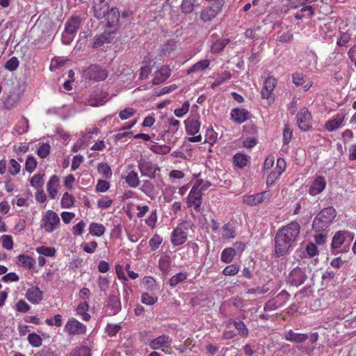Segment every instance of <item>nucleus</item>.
I'll list each match as a JSON object with an SVG mask.
<instances>
[{
  "label": "nucleus",
  "instance_id": "nucleus-1",
  "mask_svg": "<svg viewBox=\"0 0 356 356\" xmlns=\"http://www.w3.org/2000/svg\"><path fill=\"white\" fill-rule=\"evenodd\" d=\"M300 225L296 221H292L277 230L275 237V253L279 257L287 254L297 242Z\"/></svg>",
  "mask_w": 356,
  "mask_h": 356
},
{
  "label": "nucleus",
  "instance_id": "nucleus-2",
  "mask_svg": "<svg viewBox=\"0 0 356 356\" xmlns=\"http://www.w3.org/2000/svg\"><path fill=\"white\" fill-rule=\"evenodd\" d=\"M336 216V210L332 207L323 209L313 220V229L316 232L326 230L332 224Z\"/></svg>",
  "mask_w": 356,
  "mask_h": 356
},
{
  "label": "nucleus",
  "instance_id": "nucleus-3",
  "mask_svg": "<svg viewBox=\"0 0 356 356\" xmlns=\"http://www.w3.org/2000/svg\"><path fill=\"white\" fill-rule=\"evenodd\" d=\"M202 184V179H197L192 188L186 199V205L188 208H193L196 212H200L201 205L202 204V193L200 185Z\"/></svg>",
  "mask_w": 356,
  "mask_h": 356
},
{
  "label": "nucleus",
  "instance_id": "nucleus-4",
  "mask_svg": "<svg viewBox=\"0 0 356 356\" xmlns=\"http://www.w3.org/2000/svg\"><path fill=\"white\" fill-rule=\"evenodd\" d=\"M60 220L58 215L53 210H47L42 216L40 228L46 233H52L59 228Z\"/></svg>",
  "mask_w": 356,
  "mask_h": 356
},
{
  "label": "nucleus",
  "instance_id": "nucleus-5",
  "mask_svg": "<svg viewBox=\"0 0 356 356\" xmlns=\"http://www.w3.org/2000/svg\"><path fill=\"white\" fill-rule=\"evenodd\" d=\"M138 167L142 176L154 179L159 176L161 168L151 161L141 159L138 161Z\"/></svg>",
  "mask_w": 356,
  "mask_h": 356
},
{
  "label": "nucleus",
  "instance_id": "nucleus-6",
  "mask_svg": "<svg viewBox=\"0 0 356 356\" xmlns=\"http://www.w3.org/2000/svg\"><path fill=\"white\" fill-rule=\"evenodd\" d=\"M272 193L270 191H266L254 195H245L243 197V202L248 206L253 207L261 203L268 202Z\"/></svg>",
  "mask_w": 356,
  "mask_h": 356
},
{
  "label": "nucleus",
  "instance_id": "nucleus-7",
  "mask_svg": "<svg viewBox=\"0 0 356 356\" xmlns=\"http://www.w3.org/2000/svg\"><path fill=\"white\" fill-rule=\"evenodd\" d=\"M84 73L87 79L95 81H104L108 76L107 70L97 65H90Z\"/></svg>",
  "mask_w": 356,
  "mask_h": 356
},
{
  "label": "nucleus",
  "instance_id": "nucleus-8",
  "mask_svg": "<svg viewBox=\"0 0 356 356\" xmlns=\"http://www.w3.org/2000/svg\"><path fill=\"white\" fill-rule=\"evenodd\" d=\"M81 23V18L79 16L72 17L66 23L65 31L63 34V42L69 44L71 38L69 40L65 39V35H74L76 33Z\"/></svg>",
  "mask_w": 356,
  "mask_h": 356
},
{
  "label": "nucleus",
  "instance_id": "nucleus-9",
  "mask_svg": "<svg viewBox=\"0 0 356 356\" xmlns=\"http://www.w3.org/2000/svg\"><path fill=\"white\" fill-rule=\"evenodd\" d=\"M65 331L70 335H81L86 332V326L74 318L68 320L65 325Z\"/></svg>",
  "mask_w": 356,
  "mask_h": 356
},
{
  "label": "nucleus",
  "instance_id": "nucleus-10",
  "mask_svg": "<svg viewBox=\"0 0 356 356\" xmlns=\"http://www.w3.org/2000/svg\"><path fill=\"white\" fill-rule=\"evenodd\" d=\"M172 339L168 334H162L155 339L151 340L149 343V347L152 350L161 349L163 352L166 353L165 348H169L172 343Z\"/></svg>",
  "mask_w": 356,
  "mask_h": 356
},
{
  "label": "nucleus",
  "instance_id": "nucleus-11",
  "mask_svg": "<svg viewBox=\"0 0 356 356\" xmlns=\"http://www.w3.org/2000/svg\"><path fill=\"white\" fill-rule=\"evenodd\" d=\"M296 118L297 124L302 131H306L312 127L311 121L312 117L307 108H301L298 113Z\"/></svg>",
  "mask_w": 356,
  "mask_h": 356
},
{
  "label": "nucleus",
  "instance_id": "nucleus-12",
  "mask_svg": "<svg viewBox=\"0 0 356 356\" xmlns=\"http://www.w3.org/2000/svg\"><path fill=\"white\" fill-rule=\"evenodd\" d=\"M276 84L277 79L271 76L267 77L264 81V86L261 92V97L268 99L269 102H273L274 98L272 97V94Z\"/></svg>",
  "mask_w": 356,
  "mask_h": 356
},
{
  "label": "nucleus",
  "instance_id": "nucleus-13",
  "mask_svg": "<svg viewBox=\"0 0 356 356\" xmlns=\"http://www.w3.org/2000/svg\"><path fill=\"white\" fill-rule=\"evenodd\" d=\"M108 316L118 314L122 309L120 298L116 295H110L106 305Z\"/></svg>",
  "mask_w": 356,
  "mask_h": 356
},
{
  "label": "nucleus",
  "instance_id": "nucleus-14",
  "mask_svg": "<svg viewBox=\"0 0 356 356\" xmlns=\"http://www.w3.org/2000/svg\"><path fill=\"white\" fill-rule=\"evenodd\" d=\"M306 277L305 270L300 268H296L289 273L287 282L292 286H298L304 283Z\"/></svg>",
  "mask_w": 356,
  "mask_h": 356
},
{
  "label": "nucleus",
  "instance_id": "nucleus-15",
  "mask_svg": "<svg viewBox=\"0 0 356 356\" xmlns=\"http://www.w3.org/2000/svg\"><path fill=\"white\" fill-rule=\"evenodd\" d=\"M326 180L323 176H316L309 188V194L316 196L322 193L326 187Z\"/></svg>",
  "mask_w": 356,
  "mask_h": 356
},
{
  "label": "nucleus",
  "instance_id": "nucleus-16",
  "mask_svg": "<svg viewBox=\"0 0 356 356\" xmlns=\"http://www.w3.org/2000/svg\"><path fill=\"white\" fill-rule=\"evenodd\" d=\"M108 9L109 5L106 0H93V13L97 19L104 18Z\"/></svg>",
  "mask_w": 356,
  "mask_h": 356
},
{
  "label": "nucleus",
  "instance_id": "nucleus-17",
  "mask_svg": "<svg viewBox=\"0 0 356 356\" xmlns=\"http://www.w3.org/2000/svg\"><path fill=\"white\" fill-rule=\"evenodd\" d=\"M222 8L219 6H208L204 8L200 13V19L204 22H211L222 11Z\"/></svg>",
  "mask_w": 356,
  "mask_h": 356
},
{
  "label": "nucleus",
  "instance_id": "nucleus-18",
  "mask_svg": "<svg viewBox=\"0 0 356 356\" xmlns=\"http://www.w3.org/2000/svg\"><path fill=\"white\" fill-rule=\"evenodd\" d=\"M186 232L181 227H175L171 233L170 241L175 246L184 244L187 240Z\"/></svg>",
  "mask_w": 356,
  "mask_h": 356
},
{
  "label": "nucleus",
  "instance_id": "nucleus-19",
  "mask_svg": "<svg viewBox=\"0 0 356 356\" xmlns=\"http://www.w3.org/2000/svg\"><path fill=\"white\" fill-rule=\"evenodd\" d=\"M250 113L248 110L241 108H235L231 111L230 119L237 124H242L249 118Z\"/></svg>",
  "mask_w": 356,
  "mask_h": 356
},
{
  "label": "nucleus",
  "instance_id": "nucleus-20",
  "mask_svg": "<svg viewBox=\"0 0 356 356\" xmlns=\"http://www.w3.org/2000/svg\"><path fill=\"white\" fill-rule=\"evenodd\" d=\"M346 118L344 113H337L332 119L327 121L324 125L325 129L328 131H333L340 127Z\"/></svg>",
  "mask_w": 356,
  "mask_h": 356
},
{
  "label": "nucleus",
  "instance_id": "nucleus-21",
  "mask_svg": "<svg viewBox=\"0 0 356 356\" xmlns=\"http://www.w3.org/2000/svg\"><path fill=\"white\" fill-rule=\"evenodd\" d=\"M290 295L285 291L280 292L275 298L268 301L264 306V310L266 312H271L277 309L283 305L284 303H280L279 300L281 298L288 299Z\"/></svg>",
  "mask_w": 356,
  "mask_h": 356
},
{
  "label": "nucleus",
  "instance_id": "nucleus-22",
  "mask_svg": "<svg viewBox=\"0 0 356 356\" xmlns=\"http://www.w3.org/2000/svg\"><path fill=\"white\" fill-rule=\"evenodd\" d=\"M171 74L170 69L165 65L161 66L154 74L153 85H159L166 81Z\"/></svg>",
  "mask_w": 356,
  "mask_h": 356
},
{
  "label": "nucleus",
  "instance_id": "nucleus-23",
  "mask_svg": "<svg viewBox=\"0 0 356 356\" xmlns=\"http://www.w3.org/2000/svg\"><path fill=\"white\" fill-rule=\"evenodd\" d=\"M26 298L32 304H38L42 300L43 294L39 287L35 286L28 289Z\"/></svg>",
  "mask_w": 356,
  "mask_h": 356
},
{
  "label": "nucleus",
  "instance_id": "nucleus-24",
  "mask_svg": "<svg viewBox=\"0 0 356 356\" xmlns=\"http://www.w3.org/2000/svg\"><path fill=\"white\" fill-rule=\"evenodd\" d=\"M60 186V179L58 176L54 175L51 177L47 185V190L49 197L51 199H55Z\"/></svg>",
  "mask_w": 356,
  "mask_h": 356
},
{
  "label": "nucleus",
  "instance_id": "nucleus-25",
  "mask_svg": "<svg viewBox=\"0 0 356 356\" xmlns=\"http://www.w3.org/2000/svg\"><path fill=\"white\" fill-rule=\"evenodd\" d=\"M231 325H234L235 328L238 331V334L243 338L248 337L249 334L248 330L245 324L241 320L236 318H229L227 322V326Z\"/></svg>",
  "mask_w": 356,
  "mask_h": 356
},
{
  "label": "nucleus",
  "instance_id": "nucleus-26",
  "mask_svg": "<svg viewBox=\"0 0 356 356\" xmlns=\"http://www.w3.org/2000/svg\"><path fill=\"white\" fill-rule=\"evenodd\" d=\"M292 82L297 86H302L305 91H307L313 85L311 81L306 83L305 74L298 72L292 74Z\"/></svg>",
  "mask_w": 356,
  "mask_h": 356
},
{
  "label": "nucleus",
  "instance_id": "nucleus-27",
  "mask_svg": "<svg viewBox=\"0 0 356 356\" xmlns=\"http://www.w3.org/2000/svg\"><path fill=\"white\" fill-rule=\"evenodd\" d=\"M349 234L347 231H338L335 233L332 238L331 248L333 250V253H338V251L334 252V250L339 249L346 241V234Z\"/></svg>",
  "mask_w": 356,
  "mask_h": 356
},
{
  "label": "nucleus",
  "instance_id": "nucleus-28",
  "mask_svg": "<svg viewBox=\"0 0 356 356\" xmlns=\"http://www.w3.org/2000/svg\"><path fill=\"white\" fill-rule=\"evenodd\" d=\"M184 123L188 135L193 136L199 132L201 124L198 120L189 118L185 120Z\"/></svg>",
  "mask_w": 356,
  "mask_h": 356
},
{
  "label": "nucleus",
  "instance_id": "nucleus-29",
  "mask_svg": "<svg viewBox=\"0 0 356 356\" xmlns=\"http://www.w3.org/2000/svg\"><path fill=\"white\" fill-rule=\"evenodd\" d=\"M309 338L308 335L305 333H296L292 330L286 332L284 339L286 341L300 343L305 341Z\"/></svg>",
  "mask_w": 356,
  "mask_h": 356
},
{
  "label": "nucleus",
  "instance_id": "nucleus-30",
  "mask_svg": "<svg viewBox=\"0 0 356 356\" xmlns=\"http://www.w3.org/2000/svg\"><path fill=\"white\" fill-rule=\"evenodd\" d=\"M17 264L20 267H23L26 269L31 270L35 266V261L31 256L22 254L17 257Z\"/></svg>",
  "mask_w": 356,
  "mask_h": 356
},
{
  "label": "nucleus",
  "instance_id": "nucleus-31",
  "mask_svg": "<svg viewBox=\"0 0 356 356\" xmlns=\"http://www.w3.org/2000/svg\"><path fill=\"white\" fill-rule=\"evenodd\" d=\"M230 42L229 38H220L213 42L211 45L210 51L213 54H217L223 51L225 47Z\"/></svg>",
  "mask_w": 356,
  "mask_h": 356
},
{
  "label": "nucleus",
  "instance_id": "nucleus-32",
  "mask_svg": "<svg viewBox=\"0 0 356 356\" xmlns=\"http://www.w3.org/2000/svg\"><path fill=\"white\" fill-rule=\"evenodd\" d=\"M171 257L167 254L164 253L159 259V268L163 275H168L171 267Z\"/></svg>",
  "mask_w": 356,
  "mask_h": 356
},
{
  "label": "nucleus",
  "instance_id": "nucleus-33",
  "mask_svg": "<svg viewBox=\"0 0 356 356\" xmlns=\"http://www.w3.org/2000/svg\"><path fill=\"white\" fill-rule=\"evenodd\" d=\"M120 13L117 8H112L108 9L106 15L104 17L107 21V26L113 27L119 22Z\"/></svg>",
  "mask_w": 356,
  "mask_h": 356
},
{
  "label": "nucleus",
  "instance_id": "nucleus-34",
  "mask_svg": "<svg viewBox=\"0 0 356 356\" xmlns=\"http://www.w3.org/2000/svg\"><path fill=\"white\" fill-rule=\"evenodd\" d=\"M89 309V304L87 301L80 302L76 307V313L81 316L82 320L85 321H89L91 318V316L88 313Z\"/></svg>",
  "mask_w": 356,
  "mask_h": 356
},
{
  "label": "nucleus",
  "instance_id": "nucleus-35",
  "mask_svg": "<svg viewBox=\"0 0 356 356\" xmlns=\"http://www.w3.org/2000/svg\"><path fill=\"white\" fill-rule=\"evenodd\" d=\"M125 182L130 188H136L140 183L138 172L135 170H131L124 177Z\"/></svg>",
  "mask_w": 356,
  "mask_h": 356
},
{
  "label": "nucleus",
  "instance_id": "nucleus-36",
  "mask_svg": "<svg viewBox=\"0 0 356 356\" xmlns=\"http://www.w3.org/2000/svg\"><path fill=\"white\" fill-rule=\"evenodd\" d=\"M140 190L150 198H152L154 196V185L148 179L143 180Z\"/></svg>",
  "mask_w": 356,
  "mask_h": 356
},
{
  "label": "nucleus",
  "instance_id": "nucleus-37",
  "mask_svg": "<svg viewBox=\"0 0 356 356\" xmlns=\"http://www.w3.org/2000/svg\"><path fill=\"white\" fill-rule=\"evenodd\" d=\"M211 64V61L209 59L201 60L193 66H191L188 70L187 74H190L198 71H203L208 68Z\"/></svg>",
  "mask_w": 356,
  "mask_h": 356
},
{
  "label": "nucleus",
  "instance_id": "nucleus-38",
  "mask_svg": "<svg viewBox=\"0 0 356 356\" xmlns=\"http://www.w3.org/2000/svg\"><path fill=\"white\" fill-rule=\"evenodd\" d=\"M89 233L93 236L100 237L106 232V227L104 225L98 222H92L89 226Z\"/></svg>",
  "mask_w": 356,
  "mask_h": 356
},
{
  "label": "nucleus",
  "instance_id": "nucleus-39",
  "mask_svg": "<svg viewBox=\"0 0 356 356\" xmlns=\"http://www.w3.org/2000/svg\"><path fill=\"white\" fill-rule=\"evenodd\" d=\"M198 5L197 0H182L181 3V12L184 14H190Z\"/></svg>",
  "mask_w": 356,
  "mask_h": 356
},
{
  "label": "nucleus",
  "instance_id": "nucleus-40",
  "mask_svg": "<svg viewBox=\"0 0 356 356\" xmlns=\"http://www.w3.org/2000/svg\"><path fill=\"white\" fill-rule=\"evenodd\" d=\"M236 236V229L234 225L228 222L222 227V237L225 240L234 238Z\"/></svg>",
  "mask_w": 356,
  "mask_h": 356
},
{
  "label": "nucleus",
  "instance_id": "nucleus-41",
  "mask_svg": "<svg viewBox=\"0 0 356 356\" xmlns=\"http://www.w3.org/2000/svg\"><path fill=\"white\" fill-rule=\"evenodd\" d=\"M235 256L236 254L233 248H226L221 252L220 260L223 263L229 264L232 261Z\"/></svg>",
  "mask_w": 356,
  "mask_h": 356
},
{
  "label": "nucleus",
  "instance_id": "nucleus-42",
  "mask_svg": "<svg viewBox=\"0 0 356 356\" xmlns=\"http://www.w3.org/2000/svg\"><path fill=\"white\" fill-rule=\"evenodd\" d=\"M75 202V197L73 195L70 194L68 192L64 193L63 195L60 206L64 209H70L72 207Z\"/></svg>",
  "mask_w": 356,
  "mask_h": 356
},
{
  "label": "nucleus",
  "instance_id": "nucleus-43",
  "mask_svg": "<svg viewBox=\"0 0 356 356\" xmlns=\"http://www.w3.org/2000/svg\"><path fill=\"white\" fill-rule=\"evenodd\" d=\"M70 356H92L91 350L87 346H81L72 349Z\"/></svg>",
  "mask_w": 356,
  "mask_h": 356
},
{
  "label": "nucleus",
  "instance_id": "nucleus-44",
  "mask_svg": "<svg viewBox=\"0 0 356 356\" xmlns=\"http://www.w3.org/2000/svg\"><path fill=\"white\" fill-rule=\"evenodd\" d=\"M232 78V74L228 71H224L218 76L216 79L213 83H212L211 88L212 89L216 88L218 86H220L226 81L229 80Z\"/></svg>",
  "mask_w": 356,
  "mask_h": 356
},
{
  "label": "nucleus",
  "instance_id": "nucleus-45",
  "mask_svg": "<svg viewBox=\"0 0 356 356\" xmlns=\"http://www.w3.org/2000/svg\"><path fill=\"white\" fill-rule=\"evenodd\" d=\"M44 173H38L32 177L30 180V184L32 187L41 189L44 185Z\"/></svg>",
  "mask_w": 356,
  "mask_h": 356
},
{
  "label": "nucleus",
  "instance_id": "nucleus-46",
  "mask_svg": "<svg viewBox=\"0 0 356 356\" xmlns=\"http://www.w3.org/2000/svg\"><path fill=\"white\" fill-rule=\"evenodd\" d=\"M150 150L157 154H167L170 150L171 147L167 145H159V143H154L149 147Z\"/></svg>",
  "mask_w": 356,
  "mask_h": 356
},
{
  "label": "nucleus",
  "instance_id": "nucleus-47",
  "mask_svg": "<svg viewBox=\"0 0 356 356\" xmlns=\"http://www.w3.org/2000/svg\"><path fill=\"white\" fill-rule=\"evenodd\" d=\"M177 48V43L172 40H168L161 49V55L168 56Z\"/></svg>",
  "mask_w": 356,
  "mask_h": 356
},
{
  "label": "nucleus",
  "instance_id": "nucleus-48",
  "mask_svg": "<svg viewBox=\"0 0 356 356\" xmlns=\"http://www.w3.org/2000/svg\"><path fill=\"white\" fill-rule=\"evenodd\" d=\"M15 130L20 135L26 133L29 130L28 120L24 118H22L15 125Z\"/></svg>",
  "mask_w": 356,
  "mask_h": 356
},
{
  "label": "nucleus",
  "instance_id": "nucleus-49",
  "mask_svg": "<svg viewBox=\"0 0 356 356\" xmlns=\"http://www.w3.org/2000/svg\"><path fill=\"white\" fill-rule=\"evenodd\" d=\"M234 163L238 168H243L247 165L248 156L242 153H236L233 158Z\"/></svg>",
  "mask_w": 356,
  "mask_h": 356
},
{
  "label": "nucleus",
  "instance_id": "nucleus-50",
  "mask_svg": "<svg viewBox=\"0 0 356 356\" xmlns=\"http://www.w3.org/2000/svg\"><path fill=\"white\" fill-rule=\"evenodd\" d=\"M188 277V274L186 273H179L176 275H173L169 280V284L171 286H175L179 284L181 282L186 280Z\"/></svg>",
  "mask_w": 356,
  "mask_h": 356
},
{
  "label": "nucleus",
  "instance_id": "nucleus-51",
  "mask_svg": "<svg viewBox=\"0 0 356 356\" xmlns=\"http://www.w3.org/2000/svg\"><path fill=\"white\" fill-rule=\"evenodd\" d=\"M36 252L46 257H54L56 255V250L53 247L40 246L36 248Z\"/></svg>",
  "mask_w": 356,
  "mask_h": 356
},
{
  "label": "nucleus",
  "instance_id": "nucleus-52",
  "mask_svg": "<svg viewBox=\"0 0 356 356\" xmlns=\"http://www.w3.org/2000/svg\"><path fill=\"white\" fill-rule=\"evenodd\" d=\"M163 243V238L159 234H155L149 241V245L152 251L156 250Z\"/></svg>",
  "mask_w": 356,
  "mask_h": 356
},
{
  "label": "nucleus",
  "instance_id": "nucleus-53",
  "mask_svg": "<svg viewBox=\"0 0 356 356\" xmlns=\"http://www.w3.org/2000/svg\"><path fill=\"white\" fill-rule=\"evenodd\" d=\"M218 134L213 129H208L204 136V143L213 145L217 140Z\"/></svg>",
  "mask_w": 356,
  "mask_h": 356
},
{
  "label": "nucleus",
  "instance_id": "nucleus-54",
  "mask_svg": "<svg viewBox=\"0 0 356 356\" xmlns=\"http://www.w3.org/2000/svg\"><path fill=\"white\" fill-rule=\"evenodd\" d=\"M27 340L33 347L35 348L40 347L42 343V338L35 333L29 334Z\"/></svg>",
  "mask_w": 356,
  "mask_h": 356
},
{
  "label": "nucleus",
  "instance_id": "nucleus-55",
  "mask_svg": "<svg viewBox=\"0 0 356 356\" xmlns=\"http://www.w3.org/2000/svg\"><path fill=\"white\" fill-rule=\"evenodd\" d=\"M21 170L20 164L14 159L9 161L8 172L11 175L15 176L19 173Z\"/></svg>",
  "mask_w": 356,
  "mask_h": 356
},
{
  "label": "nucleus",
  "instance_id": "nucleus-56",
  "mask_svg": "<svg viewBox=\"0 0 356 356\" xmlns=\"http://www.w3.org/2000/svg\"><path fill=\"white\" fill-rule=\"evenodd\" d=\"M158 298L155 296H151L148 293H143L141 295V302L146 305H154Z\"/></svg>",
  "mask_w": 356,
  "mask_h": 356
},
{
  "label": "nucleus",
  "instance_id": "nucleus-57",
  "mask_svg": "<svg viewBox=\"0 0 356 356\" xmlns=\"http://www.w3.org/2000/svg\"><path fill=\"white\" fill-rule=\"evenodd\" d=\"M239 271V266L236 264H231L226 266L223 270L222 274L225 276H234Z\"/></svg>",
  "mask_w": 356,
  "mask_h": 356
},
{
  "label": "nucleus",
  "instance_id": "nucleus-58",
  "mask_svg": "<svg viewBox=\"0 0 356 356\" xmlns=\"http://www.w3.org/2000/svg\"><path fill=\"white\" fill-rule=\"evenodd\" d=\"M190 103L188 101H185L181 107L179 108H176L174 111L175 115L178 118H182L189 111Z\"/></svg>",
  "mask_w": 356,
  "mask_h": 356
},
{
  "label": "nucleus",
  "instance_id": "nucleus-59",
  "mask_svg": "<svg viewBox=\"0 0 356 356\" xmlns=\"http://www.w3.org/2000/svg\"><path fill=\"white\" fill-rule=\"evenodd\" d=\"M37 167V161L33 156H29L26 160L25 169L29 172H32Z\"/></svg>",
  "mask_w": 356,
  "mask_h": 356
},
{
  "label": "nucleus",
  "instance_id": "nucleus-60",
  "mask_svg": "<svg viewBox=\"0 0 356 356\" xmlns=\"http://www.w3.org/2000/svg\"><path fill=\"white\" fill-rule=\"evenodd\" d=\"M98 171L106 179L112 176L111 167L106 163H102L98 165Z\"/></svg>",
  "mask_w": 356,
  "mask_h": 356
},
{
  "label": "nucleus",
  "instance_id": "nucleus-61",
  "mask_svg": "<svg viewBox=\"0 0 356 356\" xmlns=\"http://www.w3.org/2000/svg\"><path fill=\"white\" fill-rule=\"evenodd\" d=\"M50 149L51 147L48 143H42L37 150L38 155L40 158L44 159L49 154Z\"/></svg>",
  "mask_w": 356,
  "mask_h": 356
},
{
  "label": "nucleus",
  "instance_id": "nucleus-62",
  "mask_svg": "<svg viewBox=\"0 0 356 356\" xmlns=\"http://www.w3.org/2000/svg\"><path fill=\"white\" fill-rule=\"evenodd\" d=\"M97 284L100 291L106 293L109 287L110 281L106 277L99 276L97 279Z\"/></svg>",
  "mask_w": 356,
  "mask_h": 356
},
{
  "label": "nucleus",
  "instance_id": "nucleus-63",
  "mask_svg": "<svg viewBox=\"0 0 356 356\" xmlns=\"http://www.w3.org/2000/svg\"><path fill=\"white\" fill-rule=\"evenodd\" d=\"M2 241V247L8 250H10L13 248V238L10 235H3L1 237Z\"/></svg>",
  "mask_w": 356,
  "mask_h": 356
},
{
  "label": "nucleus",
  "instance_id": "nucleus-64",
  "mask_svg": "<svg viewBox=\"0 0 356 356\" xmlns=\"http://www.w3.org/2000/svg\"><path fill=\"white\" fill-rule=\"evenodd\" d=\"M81 247L84 252L87 253H94L97 248V243L96 241H91L90 243H83Z\"/></svg>",
  "mask_w": 356,
  "mask_h": 356
}]
</instances>
